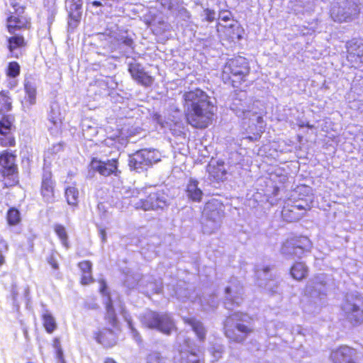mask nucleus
Returning <instances> with one entry per match:
<instances>
[{"instance_id":"nucleus-31","label":"nucleus","mask_w":363,"mask_h":363,"mask_svg":"<svg viewBox=\"0 0 363 363\" xmlns=\"http://www.w3.org/2000/svg\"><path fill=\"white\" fill-rule=\"evenodd\" d=\"M97 341L105 347H111L116 344V340L113 331L106 330L101 332L97 336Z\"/></svg>"},{"instance_id":"nucleus-43","label":"nucleus","mask_w":363,"mask_h":363,"mask_svg":"<svg viewBox=\"0 0 363 363\" xmlns=\"http://www.w3.org/2000/svg\"><path fill=\"white\" fill-rule=\"evenodd\" d=\"M9 49L13 52L15 49L20 48L24 44V39L22 36L16 35L8 38Z\"/></svg>"},{"instance_id":"nucleus-63","label":"nucleus","mask_w":363,"mask_h":363,"mask_svg":"<svg viewBox=\"0 0 363 363\" xmlns=\"http://www.w3.org/2000/svg\"><path fill=\"white\" fill-rule=\"evenodd\" d=\"M91 6L100 7L103 6V4L99 1H94L90 3Z\"/></svg>"},{"instance_id":"nucleus-53","label":"nucleus","mask_w":363,"mask_h":363,"mask_svg":"<svg viewBox=\"0 0 363 363\" xmlns=\"http://www.w3.org/2000/svg\"><path fill=\"white\" fill-rule=\"evenodd\" d=\"M216 13L215 11L206 9L203 10V16L206 21L212 22L216 19Z\"/></svg>"},{"instance_id":"nucleus-40","label":"nucleus","mask_w":363,"mask_h":363,"mask_svg":"<svg viewBox=\"0 0 363 363\" xmlns=\"http://www.w3.org/2000/svg\"><path fill=\"white\" fill-rule=\"evenodd\" d=\"M54 230L55 233L60 239L63 246L65 247L66 248H68V236L65 228L60 224H56L55 225Z\"/></svg>"},{"instance_id":"nucleus-44","label":"nucleus","mask_w":363,"mask_h":363,"mask_svg":"<svg viewBox=\"0 0 363 363\" xmlns=\"http://www.w3.org/2000/svg\"><path fill=\"white\" fill-rule=\"evenodd\" d=\"M6 219L10 225L18 224L21 220L19 211L14 208H10L7 212Z\"/></svg>"},{"instance_id":"nucleus-25","label":"nucleus","mask_w":363,"mask_h":363,"mask_svg":"<svg viewBox=\"0 0 363 363\" xmlns=\"http://www.w3.org/2000/svg\"><path fill=\"white\" fill-rule=\"evenodd\" d=\"M184 322L189 325L201 341L205 340L206 330L202 323L194 318H183Z\"/></svg>"},{"instance_id":"nucleus-2","label":"nucleus","mask_w":363,"mask_h":363,"mask_svg":"<svg viewBox=\"0 0 363 363\" xmlns=\"http://www.w3.org/2000/svg\"><path fill=\"white\" fill-rule=\"evenodd\" d=\"M328 279L320 274L311 279L306 287L304 301L306 303L304 310L308 313H314L324 303L328 291Z\"/></svg>"},{"instance_id":"nucleus-42","label":"nucleus","mask_w":363,"mask_h":363,"mask_svg":"<svg viewBox=\"0 0 363 363\" xmlns=\"http://www.w3.org/2000/svg\"><path fill=\"white\" fill-rule=\"evenodd\" d=\"M56 0H45V7L47 8L48 13V21L49 23H52L54 20L55 16L57 13V8L55 4Z\"/></svg>"},{"instance_id":"nucleus-54","label":"nucleus","mask_w":363,"mask_h":363,"mask_svg":"<svg viewBox=\"0 0 363 363\" xmlns=\"http://www.w3.org/2000/svg\"><path fill=\"white\" fill-rule=\"evenodd\" d=\"M118 41L125 46H127L128 48H133V41L130 38H128V36L121 35L119 38H118Z\"/></svg>"},{"instance_id":"nucleus-8","label":"nucleus","mask_w":363,"mask_h":363,"mask_svg":"<svg viewBox=\"0 0 363 363\" xmlns=\"http://www.w3.org/2000/svg\"><path fill=\"white\" fill-rule=\"evenodd\" d=\"M168 206V196L163 190H155L149 193L145 199L134 202L135 209L156 211L164 209Z\"/></svg>"},{"instance_id":"nucleus-55","label":"nucleus","mask_w":363,"mask_h":363,"mask_svg":"<svg viewBox=\"0 0 363 363\" xmlns=\"http://www.w3.org/2000/svg\"><path fill=\"white\" fill-rule=\"evenodd\" d=\"M53 346L56 350V357L62 358V355H63V351L60 345V340L58 338L55 339Z\"/></svg>"},{"instance_id":"nucleus-23","label":"nucleus","mask_w":363,"mask_h":363,"mask_svg":"<svg viewBox=\"0 0 363 363\" xmlns=\"http://www.w3.org/2000/svg\"><path fill=\"white\" fill-rule=\"evenodd\" d=\"M256 276L258 279V285L260 287L264 288L272 292L274 291L272 289L274 281L270 279L271 275L269 274V267H263L262 269H257Z\"/></svg>"},{"instance_id":"nucleus-7","label":"nucleus","mask_w":363,"mask_h":363,"mask_svg":"<svg viewBox=\"0 0 363 363\" xmlns=\"http://www.w3.org/2000/svg\"><path fill=\"white\" fill-rule=\"evenodd\" d=\"M161 154L155 149H142L129 156L128 165L130 170L143 172L153 164L160 161Z\"/></svg>"},{"instance_id":"nucleus-57","label":"nucleus","mask_w":363,"mask_h":363,"mask_svg":"<svg viewBox=\"0 0 363 363\" xmlns=\"http://www.w3.org/2000/svg\"><path fill=\"white\" fill-rule=\"evenodd\" d=\"M231 18V13L228 11H222L219 13V18L222 21L227 22Z\"/></svg>"},{"instance_id":"nucleus-58","label":"nucleus","mask_w":363,"mask_h":363,"mask_svg":"<svg viewBox=\"0 0 363 363\" xmlns=\"http://www.w3.org/2000/svg\"><path fill=\"white\" fill-rule=\"evenodd\" d=\"M1 143L5 146H13L15 145V140L13 138L9 136L6 139L1 138Z\"/></svg>"},{"instance_id":"nucleus-12","label":"nucleus","mask_w":363,"mask_h":363,"mask_svg":"<svg viewBox=\"0 0 363 363\" xmlns=\"http://www.w3.org/2000/svg\"><path fill=\"white\" fill-rule=\"evenodd\" d=\"M347 59L352 67H359L363 63V42L352 39L347 43Z\"/></svg>"},{"instance_id":"nucleus-33","label":"nucleus","mask_w":363,"mask_h":363,"mask_svg":"<svg viewBox=\"0 0 363 363\" xmlns=\"http://www.w3.org/2000/svg\"><path fill=\"white\" fill-rule=\"evenodd\" d=\"M290 242H293L291 239H289L283 243L281 248V253L288 259L297 257L295 245Z\"/></svg>"},{"instance_id":"nucleus-39","label":"nucleus","mask_w":363,"mask_h":363,"mask_svg":"<svg viewBox=\"0 0 363 363\" xmlns=\"http://www.w3.org/2000/svg\"><path fill=\"white\" fill-rule=\"evenodd\" d=\"M181 363H199L197 354L193 351H182L180 352Z\"/></svg>"},{"instance_id":"nucleus-16","label":"nucleus","mask_w":363,"mask_h":363,"mask_svg":"<svg viewBox=\"0 0 363 363\" xmlns=\"http://www.w3.org/2000/svg\"><path fill=\"white\" fill-rule=\"evenodd\" d=\"M128 72L133 79L143 86H150L154 82V78L144 71L142 65L135 60L128 62Z\"/></svg>"},{"instance_id":"nucleus-22","label":"nucleus","mask_w":363,"mask_h":363,"mask_svg":"<svg viewBox=\"0 0 363 363\" xmlns=\"http://www.w3.org/2000/svg\"><path fill=\"white\" fill-rule=\"evenodd\" d=\"M185 191L187 198L194 202H200L203 195V191L199 186V182L192 178L189 180Z\"/></svg>"},{"instance_id":"nucleus-4","label":"nucleus","mask_w":363,"mask_h":363,"mask_svg":"<svg viewBox=\"0 0 363 363\" xmlns=\"http://www.w3.org/2000/svg\"><path fill=\"white\" fill-rule=\"evenodd\" d=\"M250 317L245 313L236 312L230 315L224 323L225 336L235 342H243L253 329L248 323Z\"/></svg>"},{"instance_id":"nucleus-59","label":"nucleus","mask_w":363,"mask_h":363,"mask_svg":"<svg viewBox=\"0 0 363 363\" xmlns=\"http://www.w3.org/2000/svg\"><path fill=\"white\" fill-rule=\"evenodd\" d=\"M92 281V277H91V274H82V284L85 285V284H88L89 283H91Z\"/></svg>"},{"instance_id":"nucleus-9","label":"nucleus","mask_w":363,"mask_h":363,"mask_svg":"<svg viewBox=\"0 0 363 363\" xmlns=\"http://www.w3.org/2000/svg\"><path fill=\"white\" fill-rule=\"evenodd\" d=\"M358 12V6L353 0H345L333 4L330 16L334 21L346 22L352 21Z\"/></svg>"},{"instance_id":"nucleus-32","label":"nucleus","mask_w":363,"mask_h":363,"mask_svg":"<svg viewBox=\"0 0 363 363\" xmlns=\"http://www.w3.org/2000/svg\"><path fill=\"white\" fill-rule=\"evenodd\" d=\"M150 25L156 34H162L170 29V25L162 19L154 18L150 23Z\"/></svg>"},{"instance_id":"nucleus-45","label":"nucleus","mask_w":363,"mask_h":363,"mask_svg":"<svg viewBox=\"0 0 363 363\" xmlns=\"http://www.w3.org/2000/svg\"><path fill=\"white\" fill-rule=\"evenodd\" d=\"M145 363H166V358L161 353L152 351L147 355Z\"/></svg>"},{"instance_id":"nucleus-30","label":"nucleus","mask_w":363,"mask_h":363,"mask_svg":"<svg viewBox=\"0 0 363 363\" xmlns=\"http://www.w3.org/2000/svg\"><path fill=\"white\" fill-rule=\"evenodd\" d=\"M42 318L43 326L45 327L46 332L50 334L52 333L57 328V323L55 318L48 310H45L43 312Z\"/></svg>"},{"instance_id":"nucleus-15","label":"nucleus","mask_w":363,"mask_h":363,"mask_svg":"<svg viewBox=\"0 0 363 363\" xmlns=\"http://www.w3.org/2000/svg\"><path fill=\"white\" fill-rule=\"evenodd\" d=\"M117 164L118 161L115 159L101 161L94 158L89 164V167L92 170L98 172L102 176L108 177L113 174L117 176Z\"/></svg>"},{"instance_id":"nucleus-1","label":"nucleus","mask_w":363,"mask_h":363,"mask_svg":"<svg viewBox=\"0 0 363 363\" xmlns=\"http://www.w3.org/2000/svg\"><path fill=\"white\" fill-rule=\"evenodd\" d=\"M184 111L188 123L197 128H205L211 122L214 106L209 96L200 89L183 94Z\"/></svg>"},{"instance_id":"nucleus-10","label":"nucleus","mask_w":363,"mask_h":363,"mask_svg":"<svg viewBox=\"0 0 363 363\" xmlns=\"http://www.w3.org/2000/svg\"><path fill=\"white\" fill-rule=\"evenodd\" d=\"M347 319L353 325L363 322V298L347 296L342 306Z\"/></svg>"},{"instance_id":"nucleus-20","label":"nucleus","mask_w":363,"mask_h":363,"mask_svg":"<svg viewBox=\"0 0 363 363\" xmlns=\"http://www.w3.org/2000/svg\"><path fill=\"white\" fill-rule=\"evenodd\" d=\"M24 89L26 92L25 101L23 103V109L27 112L30 111L32 106L36 103V84L32 80L26 79L24 82Z\"/></svg>"},{"instance_id":"nucleus-60","label":"nucleus","mask_w":363,"mask_h":363,"mask_svg":"<svg viewBox=\"0 0 363 363\" xmlns=\"http://www.w3.org/2000/svg\"><path fill=\"white\" fill-rule=\"evenodd\" d=\"M96 36L100 40L111 42L112 36L110 35V33H98Z\"/></svg>"},{"instance_id":"nucleus-27","label":"nucleus","mask_w":363,"mask_h":363,"mask_svg":"<svg viewBox=\"0 0 363 363\" xmlns=\"http://www.w3.org/2000/svg\"><path fill=\"white\" fill-rule=\"evenodd\" d=\"M119 312L123 315L124 320L127 322L133 337L137 342L140 343L142 341L141 337L137 330L133 327L130 315L121 303L119 304Z\"/></svg>"},{"instance_id":"nucleus-11","label":"nucleus","mask_w":363,"mask_h":363,"mask_svg":"<svg viewBox=\"0 0 363 363\" xmlns=\"http://www.w3.org/2000/svg\"><path fill=\"white\" fill-rule=\"evenodd\" d=\"M15 160V156L8 152H3L0 156V172L4 178L7 177L10 180L8 183H4L6 186H12L17 182V167Z\"/></svg>"},{"instance_id":"nucleus-56","label":"nucleus","mask_w":363,"mask_h":363,"mask_svg":"<svg viewBox=\"0 0 363 363\" xmlns=\"http://www.w3.org/2000/svg\"><path fill=\"white\" fill-rule=\"evenodd\" d=\"M179 16L184 21H187L190 18V13L184 7L181 8L178 11Z\"/></svg>"},{"instance_id":"nucleus-48","label":"nucleus","mask_w":363,"mask_h":363,"mask_svg":"<svg viewBox=\"0 0 363 363\" xmlns=\"http://www.w3.org/2000/svg\"><path fill=\"white\" fill-rule=\"evenodd\" d=\"M106 304V313H107V317H108V321L112 325H114L116 321V313H115V311H114V308L113 306L112 301L109 296L107 298Z\"/></svg>"},{"instance_id":"nucleus-14","label":"nucleus","mask_w":363,"mask_h":363,"mask_svg":"<svg viewBox=\"0 0 363 363\" xmlns=\"http://www.w3.org/2000/svg\"><path fill=\"white\" fill-rule=\"evenodd\" d=\"M225 307L228 309H233L234 306H238L242 301V288L240 283L235 280L230 286L225 289Z\"/></svg>"},{"instance_id":"nucleus-50","label":"nucleus","mask_w":363,"mask_h":363,"mask_svg":"<svg viewBox=\"0 0 363 363\" xmlns=\"http://www.w3.org/2000/svg\"><path fill=\"white\" fill-rule=\"evenodd\" d=\"M83 135L89 140H91L93 137L98 134V129L96 126L91 125L83 124Z\"/></svg>"},{"instance_id":"nucleus-18","label":"nucleus","mask_w":363,"mask_h":363,"mask_svg":"<svg viewBox=\"0 0 363 363\" xmlns=\"http://www.w3.org/2000/svg\"><path fill=\"white\" fill-rule=\"evenodd\" d=\"M54 187L55 182L52 179L51 172L44 169L40 192L45 202L52 203L55 201Z\"/></svg>"},{"instance_id":"nucleus-49","label":"nucleus","mask_w":363,"mask_h":363,"mask_svg":"<svg viewBox=\"0 0 363 363\" xmlns=\"http://www.w3.org/2000/svg\"><path fill=\"white\" fill-rule=\"evenodd\" d=\"M6 73L9 77H16L20 74V65L16 62H9Z\"/></svg>"},{"instance_id":"nucleus-47","label":"nucleus","mask_w":363,"mask_h":363,"mask_svg":"<svg viewBox=\"0 0 363 363\" xmlns=\"http://www.w3.org/2000/svg\"><path fill=\"white\" fill-rule=\"evenodd\" d=\"M157 4L162 9L174 11L178 7V0H157Z\"/></svg>"},{"instance_id":"nucleus-61","label":"nucleus","mask_w":363,"mask_h":363,"mask_svg":"<svg viewBox=\"0 0 363 363\" xmlns=\"http://www.w3.org/2000/svg\"><path fill=\"white\" fill-rule=\"evenodd\" d=\"M133 192L129 194L128 191H126L125 193V198L123 199V203H124L125 205L128 206L130 204L131 201L129 200V198L133 196Z\"/></svg>"},{"instance_id":"nucleus-3","label":"nucleus","mask_w":363,"mask_h":363,"mask_svg":"<svg viewBox=\"0 0 363 363\" xmlns=\"http://www.w3.org/2000/svg\"><path fill=\"white\" fill-rule=\"evenodd\" d=\"M250 70L247 59L238 56L227 61L223 68L221 78L225 84L238 88L246 81Z\"/></svg>"},{"instance_id":"nucleus-19","label":"nucleus","mask_w":363,"mask_h":363,"mask_svg":"<svg viewBox=\"0 0 363 363\" xmlns=\"http://www.w3.org/2000/svg\"><path fill=\"white\" fill-rule=\"evenodd\" d=\"M330 357L333 363H355L356 350L347 346H341L332 351Z\"/></svg>"},{"instance_id":"nucleus-51","label":"nucleus","mask_w":363,"mask_h":363,"mask_svg":"<svg viewBox=\"0 0 363 363\" xmlns=\"http://www.w3.org/2000/svg\"><path fill=\"white\" fill-rule=\"evenodd\" d=\"M223 350V347L220 345H216L210 349V352L212 354L214 360H218L221 357Z\"/></svg>"},{"instance_id":"nucleus-34","label":"nucleus","mask_w":363,"mask_h":363,"mask_svg":"<svg viewBox=\"0 0 363 363\" xmlns=\"http://www.w3.org/2000/svg\"><path fill=\"white\" fill-rule=\"evenodd\" d=\"M65 197L69 205L76 206L78 203L79 191L74 186H69L65 190Z\"/></svg>"},{"instance_id":"nucleus-21","label":"nucleus","mask_w":363,"mask_h":363,"mask_svg":"<svg viewBox=\"0 0 363 363\" xmlns=\"http://www.w3.org/2000/svg\"><path fill=\"white\" fill-rule=\"evenodd\" d=\"M184 298H189L191 302H198L203 311L213 310L218 306L217 298L214 295H209L208 296H194L192 294H185Z\"/></svg>"},{"instance_id":"nucleus-64","label":"nucleus","mask_w":363,"mask_h":363,"mask_svg":"<svg viewBox=\"0 0 363 363\" xmlns=\"http://www.w3.org/2000/svg\"><path fill=\"white\" fill-rule=\"evenodd\" d=\"M100 235H101V240L103 241H105L106 240V231L104 229H101L100 230Z\"/></svg>"},{"instance_id":"nucleus-6","label":"nucleus","mask_w":363,"mask_h":363,"mask_svg":"<svg viewBox=\"0 0 363 363\" xmlns=\"http://www.w3.org/2000/svg\"><path fill=\"white\" fill-rule=\"evenodd\" d=\"M141 323L148 328L157 330L167 335H169L175 328L172 317L167 313L146 311L141 316Z\"/></svg>"},{"instance_id":"nucleus-29","label":"nucleus","mask_w":363,"mask_h":363,"mask_svg":"<svg viewBox=\"0 0 363 363\" xmlns=\"http://www.w3.org/2000/svg\"><path fill=\"white\" fill-rule=\"evenodd\" d=\"M124 284L129 289H134L138 286L141 289L142 285L144 284V278L138 273L127 274Z\"/></svg>"},{"instance_id":"nucleus-52","label":"nucleus","mask_w":363,"mask_h":363,"mask_svg":"<svg viewBox=\"0 0 363 363\" xmlns=\"http://www.w3.org/2000/svg\"><path fill=\"white\" fill-rule=\"evenodd\" d=\"M82 274H91V263L89 261L81 262L78 264Z\"/></svg>"},{"instance_id":"nucleus-24","label":"nucleus","mask_w":363,"mask_h":363,"mask_svg":"<svg viewBox=\"0 0 363 363\" xmlns=\"http://www.w3.org/2000/svg\"><path fill=\"white\" fill-rule=\"evenodd\" d=\"M296 247L297 257H301L305 252H310L312 248V242L305 236L291 238Z\"/></svg>"},{"instance_id":"nucleus-37","label":"nucleus","mask_w":363,"mask_h":363,"mask_svg":"<svg viewBox=\"0 0 363 363\" xmlns=\"http://www.w3.org/2000/svg\"><path fill=\"white\" fill-rule=\"evenodd\" d=\"M145 281H148V284H147L145 288L143 285H142L140 290H142L143 292L154 293V294L160 293V291L162 290V283L160 281H157L153 282L152 281H149V279H148L147 280L144 279V282Z\"/></svg>"},{"instance_id":"nucleus-5","label":"nucleus","mask_w":363,"mask_h":363,"mask_svg":"<svg viewBox=\"0 0 363 363\" xmlns=\"http://www.w3.org/2000/svg\"><path fill=\"white\" fill-rule=\"evenodd\" d=\"M224 216L223 206L218 200L208 201L202 212V229L204 233L211 234L218 230Z\"/></svg>"},{"instance_id":"nucleus-46","label":"nucleus","mask_w":363,"mask_h":363,"mask_svg":"<svg viewBox=\"0 0 363 363\" xmlns=\"http://www.w3.org/2000/svg\"><path fill=\"white\" fill-rule=\"evenodd\" d=\"M310 208L311 205L308 202L301 201L298 202V203L292 206L291 209L284 208L282 211V213L284 216H286L287 212L295 213L297 210L307 211L309 210Z\"/></svg>"},{"instance_id":"nucleus-17","label":"nucleus","mask_w":363,"mask_h":363,"mask_svg":"<svg viewBox=\"0 0 363 363\" xmlns=\"http://www.w3.org/2000/svg\"><path fill=\"white\" fill-rule=\"evenodd\" d=\"M250 106L247 102V95L245 91H240L233 99L230 109L239 117L247 118L251 115Z\"/></svg>"},{"instance_id":"nucleus-38","label":"nucleus","mask_w":363,"mask_h":363,"mask_svg":"<svg viewBox=\"0 0 363 363\" xmlns=\"http://www.w3.org/2000/svg\"><path fill=\"white\" fill-rule=\"evenodd\" d=\"M60 108L57 104L50 106V111L48 114V120L54 125H57L60 123Z\"/></svg>"},{"instance_id":"nucleus-62","label":"nucleus","mask_w":363,"mask_h":363,"mask_svg":"<svg viewBox=\"0 0 363 363\" xmlns=\"http://www.w3.org/2000/svg\"><path fill=\"white\" fill-rule=\"evenodd\" d=\"M100 284H101V286H100V291L101 294H103L104 295H105L106 294V284L105 283L104 281H101L100 282Z\"/></svg>"},{"instance_id":"nucleus-35","label":"nucleus","mask_w":363,"mask_h":363,"mask_svg":"<svg viewBox=\"0 0 363 363\" xmlns=\"http://www.w3.org/2000/svg\"><path fill=\"white\" fill-rule=\"evenodd\" d=\"M0 113L4 115L11 109V99L4 91L0 92Z\"/></svg>"},{"instance_id":"nucleus-26","label":"nucleus","mask_w":363,"mask_h":363,"mask_svg":"<svg viewBox=\"0 0 363 363\" xmlns=\"http://www.w3.org/2000/svg\"><path fill=\"white\" fill-rule=\"evenodd\" d=\"M67 9L71 19L78 22L82 15V0H67Z\"/></svg>"},{"instance_id":"nucleus-36","label":"nucleus","mask_w":363,"mask_h":363,"mask_svg":"<svg viewBox=\"0 0 363 363\" xmlns=\"http://www.w3.org/2000/svg\"><path fill=\"white\" fill-rule=\"evenodd\" d=\"M12 121L10 116H4L0 120V135L7 136L11 132Z\"/></svg>"},{"instance_id":"nucleus-13","label":"nucleus","mask_w":363,"mask_h":363,"mask_svg":"<svg viewBox=\"0 0 363 363\" xmlns=\"http://www.w3.org/2000/svg\"><path fill=\"white\" fill-rule=\"evenodd\" d=\"M11 5L13 7V11H10L11 13H15L7 19V28L9 32L14 33L17 29L24 28L28 23L26 18L21 16L24 11V8L19 6L18 4H14L13 1H10Z\"/></svg>"},{"instance_id":"nucleus-28","label":"nucleus","mask_w":363,"mask_h":363,"mask_svg":"<svg viewBox=\"0 0 363 363\" xmlns=\"http://www.w3.org/2000/svg\"><path fill=\"white\" fill-rule=\"evenodd\" d=\"M308 274V268L303 262H296L291 268V275L296 280H301Z\"/></svg>"},{"instance_id":"nucleus-41","label":"nucleus","mask_w":363,"mask_h":363,"mask_svg":"<svg viewBox=\"0 0 363 363\" xmlns=\"http://www.w3.org/2000/svg\"><path fill=\"white\" fill-rule=\"evenodd\" d=\"M208 172L210 175L217 181L223 180L226 174L223 165H218L217 167L210 166Z\"/></svg>"}]
</instances>
